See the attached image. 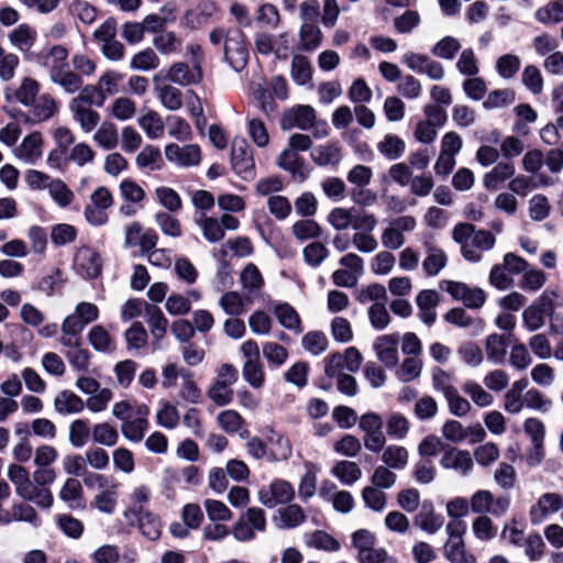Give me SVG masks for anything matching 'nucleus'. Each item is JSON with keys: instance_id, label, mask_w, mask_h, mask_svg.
I'll use <instances>...</instances> for the list:
<instances>
[{"instance_id": "obj_1", "label": "nucleus", "mask_w": 563, "mask_h": 563, "mask_svg": "<svg viewBox=\"0 0 563 563\" xmlns=\"http://www.w3.org/2000/svg\"><path fill=\"white\" fill-rule=\"evenodd\" d=\"M68 49L63 45H53L46 53H42L38 62L48 69L52 82L58 85L66 93H75L84 85L78 74L69 68Z\"/></svg>"}, {"instance_id": "obj_2", "label": "nucleus", "mask_w": 563, "mask_h": 563, "mask_svg": "<svg viewBox=\"0 0 563 563\" xmlns=\"http://www.w3.org/2000/svg\"><path fill=\"white\" fill-rule=\"evenodd\" d=\"M453 240L461 245L463 257L470 262H479L481 252L494 247L496 239L487 230H476L471 223H459L453 229Z\"/></svg>"}, {"instance_id": "obj_3", "label": "nucleus", "mask_w": 563, "mask_h": 563, "mask_svg": "<svg viewBox=\"0 0 563 563\" xmlns=\"http://www.w3.org/2000/svg\"><path fill=\"white\" fill-rule=\"evenodd\" d=\"M224 58L235 70L242 71L249 63V48L245 34L239 27H231L225 33Z\"/></svg>"}, {"instance_id": "obj_4", "label": "nucleus", "mask_w": 563, "mask_h": 563, "mask_svg": "<svg viewBox=\"0 0 563 563\" xmlns=\"http://www.w3.org/2000/svg\"><path fill=\"white\" fill-rule=\"evenodd\" d=\"M27 107V112L18 111L11 115L25 123L38 124L51 119L58 110L55 99L48 93L38 96Z\"/></svg>"}, {"instance_id": "obj_5", "label": "nucleus", "mask_w": 563, "mask_h": 563, "mask_svg": "<svg viewBox=\"0 0 563 563\" xmlns=\"http://www.w3.org/2000/svg\"><path fill=\"white\" fill-rule=\"evenodd\" d=\"M294 497L295 489L292 485L282 478L274 479L269 485L263 486L258 490V500L267 508L289 504Z\"/></svg>"}, {"instance_id": "obj_6", "label": "nucleus", "mask_w": 563, "mask_h": 563, "mask_svg": "<svg viewBox=\"0 0 563 563\" xmlns=\"http://www.w3.org/2000/svg\"><path fill=\"white\" fill-rule=\"evenodd\" d=\"M231 165L233 170L243 179L253 176L255 167L253 152L244 139H235L232 142Z\"/></svg>"}, {"instance_id": "obj_7", "label": "nucleus", "mask_w": 563, "mask_h": 563, "mask_svg": "<svg viewBox=\"0 0 563 563\" xmlns=\"http://www.w3.org/2000/svg\"><path fill=\"white\" fill-rule=\"evenodd\" d=\"M75 265L78 273L87 279L97 278L102 272V260L99 252L88 246L77 251Z\"/></svg>"}, {"instance_id": "obj_8", "label": "nucleus", "mask_w": 563, "mask_h": 563, "mask_svg": "<svg viewBox=\"0 0 563 563\" xmlns=\"http://www.w3.org/2000/svg\"><path fill=\"white\" fill-rule=\"evenodd\" d=\"M316 120V110L308 104H300L285 111L282 118V128L290 130L298 128L309 130L313 126Z\"/></svg>"}, {"instance_id": "obj_9", "label": "nucleus", "mask_w": 563, "mask_h": 563, "mask_svg": "<svg viewBox=\"0 0 563 563\" xmlns=\"http://www.w3.org/2000/svg\"><path fill=\"white\" fill-rule=\"evenodd\" d=\"M556 299L555 291L545 290L534 305L530 306V330L540 328L544 323L545 317H551L552 321L558 319V317H552Z\"/></svg>"}, {"instance_id": "obj_10", "label": "nucleus", "mask_w": 563, "mask_h": 563, "mask_svg": "<svg viewBox=\"0 0 563 563\" xmlns=\"http://www.w3.org/2000/svg\"><path fill=\"white\" fill-rule=\"evenodd\" d=\"M165 156L170 163L183 167L198 165L201 159V152L198 145H184L172 143L165 147Z\"/></svg>"}, {"instance_id": "obj_11", "label": "nucleus", "mask_w": 563, "mask_h": 563, "mask_svg": "<svg viewBox=\"0 0 563 563\" xmlns=\"http://www.w3.org/2000/svg\"><path fill=\"white\" fill-rule=\"evenodd\" d=\"M145 321L150 328L155 349H161V342L167 334L168 319L158 306L145 303Z\"/></svg>"}, {"instance_id": "obj_12", "label": "nucleus", "mask_w": 563, "mask_h": 563, "mask_svg": "<svg viewBox=\"0 0 563 563\" xmlns=\"http://www.w3.org/2000/svg\"><path fill=\"white\" fill-rule=\"evenodd\" d=\"M203 76L201 66L198 60L191 67L186 63L173 64L166 75V78L180 86H189L201 81Z\"/></svg>"}, {"instance_id": "obj_13", "label": "nucleus", "mask_w": 563, "mask_h": 563, "mask_svg": "<svg viewBox=\"0 0 563 563\" xmlns=\"http://www.w3.org/2000/svg\"><path fill=\"white\" fill-rule=\"evenodd\" d=\"M398 334H385L378 336L374 342V349L378 360L388 368L398 364Z\"/></svg>"}, {"instance_id": "obj_14", "label": "nucleus", "mask_w": 563, "mask_h": 563, "mask_svg": "<svg viewBox=\"0 0 563 563\" xmlns=\"http://www.w3.org/2000/svg\"><path fill=\"white\" fill-rule=\"evenodd\" d=\"M440 464L443 468L454 470L461 475H467L474 466L471 453L456 448H449L444 452Z\"/></svg>"}, {"instance_id": "obj_15", "label": "nucleus", "mask_w": 563, "mask_h": 563, "mask_svg": "<svg viewBox=\"0 0 563 563\" xmlns=\"http://www.w3.org/2000/svg\"><path fill=\"white\" fill-rule=\"evenodd\" d=\"M416 303L420 320L429 327L432 325L437 320L435 308L440 303L439 292L433 289H423L417 295Z\"/></svg>"}, {"instance_id": "obj_16", "label": "nucleus", "mask_w": 563, "mask_h": 563, "mask_svg": "<svg viewBox=\"0 0 563 563\" xmlns=\"http://www.w3.org/2000/svg\"><path fill=\"white\" fill-rule=\"evenodd\" d=\"M99 318V308L91 302H79L75 311L67 316L63 322L80 331Z\"/></svg>"}, {"instance_id": "obj_17", "label": "nucleus", "mask_w": 563, "mask_h": 563, "mask_svg": "<svg viewBox=\"0 0 563 563\" xmlns=\"http://www.w3.org/2000/svg\"><path fill=\"white\" fill-rule=\"evenodd\" d=\"M58 497L71 509H84L86 507L84 488L76 477H68L64 482L58 493Z\"/></svg>"}, {"instance_id": "obj_18", "label": "nucleus", "mask_w": 563, "mask_h": 563, "mask_svg": "<svg viewBox=\"0 0 563 563\" xmlns=\"http://www.w3.org/2000/svg\"><path fill=\"white\" fill-rule=\"evenodd\" d=\"M42 134L37 131L32 132L14 148V154L18 158L33 164L42 156Z\"/></svg>"}, {"instance_id": "obj_19", "label": "nucleus", "mask_w": 563, "mask_h": 563, "mask_svg": "<svg viewBox=\"0 0 563 563\" xmlns=\"http://www.w3.org/2000/svg\"><path fill=\"white\" fill-rule=\"evenodd\" d=\"M426 258L422 262L423 271L428 276H437L446 265L445 252L433 243H426Z\"/></svg>"}, {"instance_id": "obj_20", "label": "nucleus", "mask_w": 563, "mask_h": 563, "mask_svg": "<svg viewBox=\"0 0 563 563\" xmlns=\"http://www.w3.org/2000/svg\"><path fill=\"white\" fill-rule=\"evenodd\" d=\"M563 508V497L555 493L544 494L530 511L533 521H541L548 515L559 511Z\"/></svg>"}, {"instance_id": "obj_21", "label": "nucleus", "mask_w": 563, "mask_h": 563, "mask_svg": "<svg viewBox=\"0 0 563 563\" xmlns=\"http://www.w3.org/2000/svg\"><path fill=\"white\" fill-rule=\"evenodd\" d=\"M54 408L60 415L79 413L85 408V401L74 391L65 389L56 395Z\"/></svg>"}, {"instance_id": "obj_22", "label": "nucleus", "mask_w": 563, "mask_h": 563, "mask_svg": "<svg viewBox=\"0 0 563 563\" xmlns=\"http://www.w3.org/2000/svg\"><path fill=\"white\" fill-rule=\"evenodd\" d=\"M415 523L421 530L432 534L441 529L443 518L434 514V507L431 503L424 501L420 511L415 517Z\"/></svg>"}, {"instance_id": "obj_23", "label": "nucleus", "mask_w": 563, "mask_h": 563, "mask_svg": "<svg viewBox=\"0 0 563 563\" xmlns=\"http://www.w3.org/2000/svg\"><path fill=\"white\" fill-rule=\"evenodd\" d=\"M70 111L74 120L79 123L85 133L91 132L100 121V114L89 107L70 102Z\"/></svg>"}, {"instance_id": "obj_24", "label": "nucleus", "mask_w": 563, "mask_h": 563, "mask_svg": "<svg viewBox=\"0 0 563 563\" xmlns=\"http://www.w3.org/2000/svg\"><path fill=\"white\" fill-rule=\"evenodd\" d=\"M19 496L22 499L32 501L44 509L51 508L54 503V497L49 488L35 485L32 482L20 493Z\"/></svg>"}, {"instance_id": "obj_25", "label": "nucleus", "mask_w": 563, "mask_h": 563, "mask_svg": "<svg viewBox=\"0 0 563 563\" xmlns=\"http://www.w3.org/2000/svg\"><path fill=\"white\" fill-rule=\"evenodd\" d=\"M305 544L308 548L327 552H336L341 548L340 542L323 530H316L311 533L305 534Z\"/></svg>"}, {"instance_id": "obj_26", "label": "nucleus", "mask_w": 563, "mask_h": 563, "mask_svg": "<svg viewBox=\"0 0 563 563\" xmlns=\"http://www.w3.org/2000/svg\"><path fill=\"white\" fill-rule=\"evenodd\" d=\"M512 335L510 333L507 336L490 334L486 339V353L488 360L495 363H501L506 356L507 344L512 343Z\"/></svg>"}, {"instance_id": "obj_27", "label": "nucleus", "mask_w": 563, "mask_h": 563, "mask_svg": "<svg viewBox=\"0 0 563 563\" xmlns=\"http://www.w3.org/2000/svg\"><path fill=\"white\" fill-rule=\"evenodd\" d=\"M90 345L100 353H111L115 345L109 332L101 325H93L87 335Z\"/></svg>"}, {"instance_id": "obj_28", "label": "nucleus", "mask_w": 563, "mask_h": 563, "mask_svg": "<svg viewBox=\"0 0 563 563\" xmlns=\"http://www.w3.org/2000/svg\"><path fill=\"white\" fill-rule=\"evenodd\" d=\"M378 152L390 161L398 159L406 151V143L398 135L388 133L377 144Z\"/></svg>"}, {"instance_id": "obj_29", "label": "nucleus", "mask_w": 563, "mask_h": 563, "mask_svg": "<svg viewBox=\"0 0 563 563\" xmlns=\"http://www.w3.org/2000/svg\"><path fill=\"white\" fill-rule=\"evenodd\" d=\"M299 42L302 51L311 52L318 48L323 38V33L318 24H301L299 29Z\"/></svg>"}, {"instance_id": "obj_30", "label": "nucleus", "mask_w": 563, "mask_h": 563, "mask_svg": "<svg viewBox=\"0 0 563 563\" xmlns=\"http://www.w3.org/2000/svg\"><path fill=\"white\" fill-rule=\"evenodd\" d=\"M530 438L533 444V452H530V466L540 464L544 457L543 452V438H544V427L543 424L536 419H530Z\"/></svg>"}, {"instance_id": "obj_31", "label": "nucleus", "mask_w": 563, "mask_h": 563, "mask_svg": "<svg viewBox=\"0 0 563 563\" xmlns=\"http://www.w3.org/2000/svg\"><path fill=\"white\" fill-rule=\"evenodd\" d=\"M240 279L243 288L251 295H257L264 286V278L257 266L253 263H249L243 268Z\"/></svg>"}, {"instance_id": "obj_32", "label": "nucleus", "mask_w": 563, "mask_h": 563, "mask_svg": "<svg viewBox=\"0 0 563 563\" xmlns=\"http://www.w3.org/2000/svg\"><path fill=\"white\" fill-rule=\"evenodd\" d=\"M155 91L162 104L166 109L175 111L181 108L183 92L177 87H174L168 84H163L156 86Z\"/></svg>"}, {"instance_id": "obj_33", "label": "nucleus", "mask_w": 563, "mask_h": 563, "mask_svg": "<svg viewBox=\"0 0 563 563\" xmlns=\"http://www.w3.org/2000/svg\"><path fill=\"white\" fill-rule=\"evenodd\" d=\"M196 223L200 227L202 235L208 242L217 243L223 240L225 232L217 218L201 214L196 219Z\"/></svg>"}, {"instance_id": "obj_34", "label": "nucleus", "mask_w": 563, "mask_h": 563, "mask_svg": "<svg viewBox=\"0 0 563 563\" xmlns=\"http://www.w3.org/2000/svg\"><path fill=\"white\" fill-rule=\"evenodd\" d=\"M36 31L27 24H20L10 34L11 43L22 52H27L36 41Z\"/></svg>"}, {"instance_id": "obj_35", "label": "nucleus", "mask_w": 563, "mask_h": 563, "mask_svg": "<svg viewBox=\"0 0 563 563\" xmlns=\"http://www.w3.org/2000/svg\"><path fill=\"white\" fill-rule=\"evenodd\" d=\"M341 157V148L338 144L320 145L311 153L312 161L319 166L336 165Z\"/></svg>"}, {"instance_id": "obj_36", "label": "nucleus", "mask_w": 563, "mask_h": 563, "mask_svg": "<svg viewBox=\"0 0 563 563\" xmlns=\"http://www.w3.org/2000/svg\"><path fill=\"white\" fill-rule=\"evenodd\" d=\"M274 313L278 322L284 328L288 330H294L298 333L302 331L299 314L289 303L284 302L277 305L274 309Z\"/></svg>"}, {"instance_id": "obj_37", "label": "nucleus", "mask_w": 563, "mask_h": 563, "mask_svg": "<svg viewBox=\"0 0 563 563\" xmlns=\"http://www.w3.org/2000/svg\"><path fill=\"white\" fill-rule=\"evenodd\" d=\"M95 142L103 150H113L119 143L118 129L114 123L104 121L93 134Z\"/></svg>"}, {"instance_id": "obj_38", "label": "nucleus", "mask_w": 563, "mask_h": 563, "mask_svg": "<svg viewBox=\"0 0 563 563\" xmlns=\"http://www.w3.org/2000/svg\"><path fill=\"white\" fill-rule=\"evenodd\" d=\"M280 527L286 529H294L300 526L306 520L303 509L297 504H287L278 510Z\"/></svg>"}, {"instance_id": "obj_39", "label": "nucleus", "mask_w": 563, "mask_h": 563, "mask_svg": "<svg viewBox=\"0 0 563 563\" xmlns=\"http://www.w3.org/2000/svg\"><path fill=\"white\" fill-rule=\"evenodd\" d=\"M79 95L75 97L70 102L78 103L81 106H95L101 108L106 98L98 85H87L78 90Z\"/></svg>"}, {"instance_id": "obj_40", "label": "nucleus", "mask_w": 563, "mask_h": 563, "mask_svg": "<svg viewBox=\"0 0 563 563\" xmlns=\"http://www.w3.org/2000/svg\"><path fill=\"white\" fill-rule=\"evenodd\" d=\"M332 473L345 485L354 484L362 476V470L357 463L346 460L338 462L334 465Z\"/></svg>"}, {"instance_id": "obj_41", "label": "nucleus", "mask_w": 563, "mask_h": 563, "mask_svg": "<svg viewBox=\"0 0 563 563\" xmlns=\"http://www.w3.org/2000/svg\"><path fill=\"white\" fill-rule=\"evenodd\" d=\"M92 442L99 445L113 446L119 441L118 430L108 422L93 426L91 430Z\"/></svg>"}, {"instance_id": "obj_42", "label": "nucleus", "mask_w": 563, "mask_h": 563, "mask_svg": "<svg viewBox=\"0 0 563 563\" xmlns=\"http://www.w3.org/2000/svg\"><path fill=\"white\" fill-rule=\"evenodd\" d=\"M382 461L390 468L402 470L408 463V451L400 445H389L384 450Z\"/></svg>"}, {"instance_id": "obj_43", "label": "nucleus", "mask_w": 563, "mask_h": 563, "mask_svg": "<svg viewBox=\"0 0 563 563\" xmlns=\"http://www.w3.org/2000/svg\"><path fill=\"white\" fill-rule=\"evenodd\" d=\"M155 197L159 205L168 212H178L183 208V201L176 190L167 186H159L155 189Z\"/></svg>"}, {"instance_id": "obj_44", "label": "nucleus", "mask_w": 563, "mask_h": 563, "mask_svg": "<svg viewBox=\"0 0 563 563\" xmlns=\"http://www.w3.org/2000/svg\"><path fill=\"white\" fill-rule=\"evenodd\" d=\"M139 124L150 139H158L164 133L163 119L156 111L146 112L139 119Z\"/></svg>"}, {"instance_id": "obj_45", "label": "nucleus", "mask_w": 563, "mask_h": 563, "mask_svg": "<svg viewBox=\"0 0 563 563\" xmlns=\"http://www.w3.org/2000/svg\"><path fill=\"white\" fill-rule=\"evenodd\" d=\"M311 65L306 56L295 55L291 60V78L299 85L303 86L311 80Z\"/></svg>"}, {"instance_id": "obj_46", "label": "nucleus", "mask_w": 563, "mask_h": 563, "mask_svg": "<svg viewBox=\"0 0 563 563\" xmlns=\"http://www.w3.org/2000/svg\"><path fill=\"white\" fill-rule=\"evenodd\" d=\"M64 355L74 371L82 373L89 371L91 353L87 349H84L82 345L73 350H66Z\"/></svg>"}, {"instance_id": "obj_47", "label": "nucleus", "mask_w": 563, "mask_h": 563, "mask_svg": "<svg viewBox=\"0 0 563 563\" xmlns=\"http://www.w3.org/2000/svg\"><path fill=\"white\" fill-rule=\"evenodd\" d=\"M277 165L280 168L289 172L292 176H302L303 162L298 155V152L294 151L290 147L284 150L279 154L277 158Z\"/></svg>"}, {"instance_id": "obj_48", "label": "nucleus", "mask_w": 563, "mask_h": 563, "mask_svg": "<svg viewBox=\"0 0 563 563\" xmlns=\"http://www.w3.org/2000/svg\"><path fill=\"white\" fill-rule=\"evenodd\" d=\"M243 378L253 388H261L265 382V373L260 360L245 361L242 369Z\"/></svg>"}, {"instance_id": "obj_49", "label": "nucleus", "mask_w": 563, "mask_h": 563, "mask_svg": "<svg viewBox=\"0 0 563 563\" xmlns=\"http://www.w3.org/2000/svg\"><path fill=\"white\" fill-rule=\"evenodd\" d=\"M147 428V419H128L122 422L121 432L126 440L137 443L143 440Z\"/></svg>"}, {"instance_id": "obj_50", "label": "nucleus", "mask_w": 563, "mask_h": 563, "mask_svg": "<svg viewBox=\"0 0 563 563\" xmlns=\"http://www.w3.org/2000/svg\"><path fill=\"white\" fill-rule=\"evenodd\" d=\"M173 212L159 211L155 214V222L161 231L172 238L181 236L180 221L172 214Z\"/></svg>"}, {"instance_id": "obj_51", "label": "nucleus", "mask_w": 563, "mask_h": 563, "mask_svg": "<svg viewBox=\"0 0 563 563\" xmlns=\"http://www.w3.org/2000/svg\"><path fill=\"white\" fill-rule=\"evenodd\" d=\"M536 19L541 23H559L563 21V0L550 1L536 12Z\"/></svg>"}, {"instance_id": "obj_52", "label": "nucleus", "mask_w": 563, "mask_h": 563, "mask_svg": "<svg viewBox=\"0 0 563 563\" xmlns=\"http://www.w3.org/2000/svg\"><path fill=\"white\" fill-rule=\"evenodd\" d=\"M47 189L52 199L62 208L68 207L74 200V192L62 179L51 180Z\"/></svg>"}, {"instance_id": "obj_53", "label": "nucleus", "mask_w": 563, "mask_h": 563, "mask_svg": "<svg viewBox=\"0 0 563 563\" xmlns=\"http://www.w3.org/2000/svg\"><path fill=\"white\" fill-rule=\"evenodd\" d=\"M291 232L299 241L319 238L321 228L317 221L312 219H303L296 221L291 227Z\"/></svg>"}, {"instance_id": "obj_54", "label": "nucleus", "mask_w": 563, "mask_h": 563, "mask_svg": "<svg viewBox=\"0 0 563 563\" xmlns=\"http://www.w3.org/2000/svg\"><path fill=\"white\" fill-rule=\"evenodd\" d=\"M515 169L509 163H499L493 170L485 175L484 186L488 189H497L499 184L512 176Z\"/></svg>"}, {"instance_id": "obj_55", "label": "nucleus", "mask_w": 563, "mask_h": 563, "mask_svg": "<svg viewBox=\"0 0 563 563\" xmlns=\"http://www.w3.org/2000/svg\"><path fill=\"white\" fill-rule=\"evenodd\" d=\"M501 537L514 545L522 547L528 543L523 521L515 518L509 523L505 525Z\"/></svg>"}, {"instance_id": "obj_56", "label": "nucleus", "mask_w": 563, "mask_h": 563, "mask_svg": "<svg viewBox=\"0 0 563 563\" xmlns=\"http://www.w3.org/2000/svg\"><path fill=\"white\" fill-rule=\"evenodd\" d=\"M159 66V58L152 48L143 49L136 53L130 63V67L136 70H152Z\"/></svg>"}, {"instance_id": "obj_57", "label": "nucleus", "mask_w": 563, "mask_h": 563, "mask_svg": "<svg viewBox=\"0 0 563 563\" xmlns=\"http://www.w3.org/2000/svg\"><path fill=\"white\" fill-rule=\"evenodd\" d=\"M303 261L311 267H318L329 256V250L321 242H312L302 250Z\"/></svg>"}, {"instance_id": "obj_58", "label": "nucleus", "mask_w": 563, "mask_h": 563, "mask_svg": "<svg viewBox=\"0 0 563 563\" xmlns=\"http://www.w3.org/2000/svg\"><path fill=\"white\" fill-rule=\"evenodd\" d=\"M90 434L89 421L76 419L69 426V442L75 448H82Z\"/></svg>"}, {"instance_id": "obj_59", "label": "nucleus", "mask_w": 563, "mask_h": 563, "mask_svg": "<svg viewBox=\"0 0 563 563\" xmlns=\"http://www.w3.org/2000/svg\"><path fill=\"white\" fill-rule=\"evenodd\" d=\"M56 522L58 528L71 539H79L84 533V523L69 514L58 515Z\"/></svg>"}, {"instance_id": "obj_60", "label": "nucleus", "mask_w": 563, "mask_h": 563, "mask_svg": "<svg viewBox=\"0 0 563 563\" xmlns=\"http://www.w3.org/2000/svg\"><path fill=\"white\" fill-rule=\"evenodd\" d=\"M302 346L313 355H319L328 347V339L321 331H310L302 336Z\"/></svg>"}, {"instance_id": "obj_61", "label": "nucleus", "mask_w": 563, "mask_h": 563, "mask_svg": "<svg viewBox=\"0 0 563 563\" xmlns=\"http://www.w3.org/2000/svg\"><path fill=\"white\" fill-rule=\"evenodd\" d=\"M129 349L140 350L147 344L148 334L140 321H135L124 333Z\"/></svg>"}, {"instance_id": "obj_62", "label": "nucleus", "mask_w": 563, "mask_h": 563, "mask_svg": "<svg viewBox=\"0 0 563 563\" xmlns=\"http://www.w3.org/2000/svg\"><path fill=\"white\" fill-rule=\"evenodd\" d=\"M69 13L85 24H91L97 19V9L85 0H73L69 4Z\"/></svg>"}, {"instance_id": "obj_63", "label": "nucleus", "mask_w": 563, "mask_h": 563, "mask_svg": "<svg viewBox=\"0 0 563 563\" xmlns=\"http://www.w3.org/2000/svg\"><path fill=\"white\" fill-rule=\"evenodd\" d=\"M40 85L35 79L24 78L14 91L15 99L24 106H30L38 96Z\"/></svg>"}, {"instance_id": "obj_64", "label": "nucleus", "mask_w": 563, "mask_h": 563, "mask_svg": "<svg viewBox=\"0 0 563 563\" xmlns=\"http://www.w3.org/2000/svg\"><path fill=\"white\" fill-rule=\"evenodd\" d=\"M461 44L453 36H445L441 38L431 49L432 54L437 57L444 59H453L460 51Z\"/></svg>"}]
</instances>
